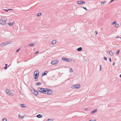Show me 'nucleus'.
<instances>
[{"mask_svg":"<svg viewBox=\"0 0 121 121\" xmlns=\"http://www.w3.org/2000/svg\"><path fill=\"white\" fill-rule=\"evenodd\" d=\"M32 91L33 93L35 95H37L39 94L38 92L35 90H32Z\"/></svg>","mask_w":121,"mask_h":121,"instance_id":"obj_7","label":"nucleus"},{"mask_svg":"<svg viewBox=\"0 0 121 121\" xmlns=\"http://www.w3.org/2000/svg\"><path fill=\"white\" fill-rule=\"evenodd\" d=\"M82 50V48L81 47L77 49V51H81Z\"/></svg>","mask_w":121,"mask_h":121,"instance_id":"obj_14","label":"nucleus"},{"mask_svg":"<svg viewBox=\"0 0 121 121\" xmlns=\"http://www.w3.org/2000/svg\"><path fill=\"white\" fill-rule=\"evenodd\" d=\"M56 40H53V41H52L51 42V43L52 44L54 45L56 43Z\"/></svg>","mask_w":121,"mask_h":121,"instance_id":"obj_11","label":"nucleus"},{"mask_svg":"<svg viewBox=\"0 0 121 121\" xmlns=\"http://www.w3.org/2000/svg\"><path fill=\"white\" fill-rule=\"evenodd\" d=\"M103 59L105 60H107V58L106 57H104L103 58Z\"/></svg>","mask_w":121,"mask_h":121,"instance_id":"obj_31","label":"nucleus"},{"mask_svg":"<svg viewBox=\"0 0 121 121\" xmlns=\"http://www.w3.org/2000/svg\"><path fill=\"white\" fill-rule=\"evenodd\" d=\"M41 82H37L36 83V85H41Z\"/></svg>","mask_w":121,"mask_h":121,"instance_id":"obj_22","label":"nucleus"},{"mask_svg":"<svg viewBox=\"0 0 121 121\" xmlns=\"http://www.w3.org/2000/svg\"><path fill=\"white\" fill-rule=\"evenodd\" d=\"M4 10L6 12H8V11L9 10V9H4Z\"/></svg>","mask_w":121,"mask_h":121,"instance_id":"obj_33","label":"nucleus"},{"mask_svg":"<svg viewBox=\"0 0 121 121\" xmlns=\"http://www.w3.org/2000/svg\"><path fill=\"white\" fill-rule=\"evenodd\" d=\"M59 60H55L52 61L51 62V64L52 65H53L58 63V62Z\"/></svg>","mask_w":121,"mask_h":121,"instance_id":"obj_8","label":"nucleus"},{"mask_svg":"<svg viewBox=\"0 0 121 121\" xmlns=\"http://www.w3.org/2000/svg\"><path fill=\"white\" fill-rule=\"evenodd\" d=\"M114 0H111L110 2V3H111Z\"/></svg>","mask_w":121,"mask_h":121,"instance_id":"obj_39","label":"nucleus"},{"mask_svg":"<svg viewBox=\"0 0 121 121\" xmlns=\"http://www.w3.org/2000/svg\"><path fill=\"white\" fill-rule=\"evenodd\" d=\"M7 21V19L6 17H2L0 21V24L4 25L5 24Z\"/></svg>","mask_w":121,"mask_h":121,"instance_id":"obj_1","label":"nucleus"},{"mask_svg":"<svg viewBox=\"0 0 121 121\" xmlns=\"http://www.w3.org/2000/svg\"><path fill=\"white\" fill-rule=\"evenodd\" d=\"M20 106L22 107H25V106L24 105V104H21L20 105Z\"/></svg>","mask_w":121,"mask_h":121,"instance_id":"obj_23","label":"nucleus"},{"mask_svg":"<svg viewBox=\"0 0 121 121\" xmlns=\"http://www.w3.org/2000/svg\"><path fill=\"white\" fill-rule=\"evenodd\" d=\"M38 81V80H37V79H36L35 81Z\"/></svg>","mask_w":121,"mask_h":121,"instance_id":"obj_48","label":"nucleus"},{"mask_svg":"<svg viewBox=\"0 0 121 121\" xmlns=\"http://www.w3.org/2000/svg\"><path fill=\"white\" fill-rule=\"evenodd\" d=\"M48 72V71H46L43 73L42 75V76H43L46 75Z\"/></svg>","mask_w":121,"mask_h":121,"instance_id":"obj_12","label":"nucleus"},{"mask_svg":"<svg viewBox=\"0 0 121 121\" xmlns=\"http://www.w3.org/2000/svg\"><path fill=\"white\" fill-rule=\"evenodd\" d=\"M21 118H22L21 117Z\"/></svg>","mask_w":121,"mask_h":121,"instance_id":"obj_52","label":"nucleus"},{"mask_svg":"<svg viewBox=\"0 0 121 121\" xmlns=\"http://www.w3.org/2000/svg\"><path fill=\"white\" fill-rule=\"evenodd\" d=\"M9 90L8 89H7L6 90V92L7 94H8V93H9Z\"/></svg>","mask_w":121,"mask_h":121,"instance_id":"obj_19","label":"nucleus"},{"mask_svg":"<svg viewBox=\"0 0 121 121\" xmlns=\"http://www.w3.org/2000/svg\"><path fill=\"white\" fill-rule=\"evenodd\" d=\"M109 59L110 61V62H111V59L110 58H109Z\"/></svg>","mask_w":121,"mask_h":121,"instance_id":"obj_36","label":"nucleus"},{"mask_svg":"<svg viewBox=\"0 0 121 121\" xmlns=\"http://www.w3.org/2000/svg\"><path fill=\"white\" fill-rule=\"evenodd\" d=\"M88 109L87 108H85V110L86 111H87Z\"/></svg>","mask_w":121,"mask_h":121,"instance_id":"obj_41","label":"nucleus"},{"mask_svg":"<svg viewBox=\"0 0 121 121\" xmlns=\"http://www.w3.org/2000/svg\"><path fill=\"white\" fill-rule=\"evenodd\" d=\"M115 64V63L114 62L112 64V65H114Z\"/></svg>","mask_w":121,"mask_h":121,"instance_id":"obj_43","label":"nucleus"},{"mask_svg":"<svg viewBox=\"0 0 121 121\" xmlns=\"http://www.w3.org/2000/svg\"><path fill=\"white\" fill-rule=\"evenodd\" d=\"M9 9V10H12L11 9Z\"/></svg>","mask_w":121,"mask_h":121,"instance_id":"obj_50","label":"nucleus"},{"mask_svg":"<svg viewBox=\"0 0 121 121\" xmlns=\"http://www.w3.org/2000/svg\"><path fill=\"white\" fill-rule=\"evenodd\" d=\"M7 67L5 66V67H4V68L5 69H7Z\"/></svg>","mask_w":121,"mask_h":121,"instance_id":"obj_34","label":"nucleus"},{"mask_svg":"<svg viewBox=\"0 0 121 121\" xmlns=\"http://www.w3.org/2000/svg\"><path fill=\"white\" fill-rule=\"evenodd\" d=\"M80 85L79 84H76L73 86L71 87V88L72 89L76 88L78 89L80 88Z\"/></svg>","mask_w":121,"mask_h":121,"instance_id":"obj_5","label":"nucleus"},{"mask_svg":"<svg viewBox=\"0 0 121 121\" xmlns=\"http://www.w3.org/2000/svg\"><path fill=\"white\" fill-rule=\"evenodd\" d=\"M84 9H85L86 10H87V9L86 7H85L84 6L82 7Z\"/></svg>","mask_w":121,"mask_h":121,"instance_id":"obj_32","label":"nucleus"},{"mask_svg":"<svg viewBox=\"0 0 121 121\" xmlns=\"http://www.w3.org/2000/svg\"><path fill=\"white\" fill-rule=\"evenodd\" d=\"M39 72L38 70H36L35 71L34 73V77L35 79H37L39 77Z\"/></svg>","mask_w":121,"mask_h":121,"instance_id":"obj_4","label":"nucleus"},{"mask_svg":"<svg viewBox=\"0 0 121 121\" xmlns=\"http://www.w3.org/2000/svg\"><path fill=\"white\" fill-rule=\"evenodd\" d=\"M116 21H115L114 22H113L112 23V24L114 25V24H115L116 23Z\"/></svg>","mask_w":121,"mask_h":121,"instance_id":"obj_28","label":"nucleus"},{"mask_svg":"<svg viewBox=\"0 0 121 121\" xmlns=\"http://www.w3.org/2000/svg\"><path fill=\"white\" fill-rule=\"evenodd\" d=\"M62 60H65V61H66L67 62H69L70 60H71V61H72V60H69V59H68L67 58H65V57H63L62 58Z\"/></svg>","mask_w":121,"mask_h":121,"instance_id":"obj_9","label":"nucleus"},{"mask_svg":"<svg viewBox=\"0 0 121 121\" xmlns=\"http://www.w3.org/2000/svg\"><path fill=\"white\" fill-rule=\"evenodd\" d=\"M37 90L40 92L44 94H46L47 88H42L40 87H39L38 88Z\"/></svg>","mask_w":121,"mask_h":121,"instance_id":"obj_2","label":"nucleus"},{"mask_svg":"<svg viewBox=\"0 0 121 121\" xmlns=\"http://www.w3.org/2000/svg\"><path fill=\"white\" fill-rule=\"evenodd\" d=\"M109 54L111 56H113V52L112 51H111L109 52Z\"/></svg>","mask_w":121,"mask_h":121,"instance_id":"obj_16","label":"nucleus"},{"mask_svg":"<svg viewBox=\"0 0 121 121\" xmlns=\"http://www.w3.org/2000/svg\"><path fill=\"white\" fill-rule=\"evenodd\" d=\"M119 77L120 78H121V74L120 75Z\"/></svg>","mask_w":121,"mask_h":121,"instance_id":"obj_46","label":"nucleus"},{"mask_svg":"<svg viewBox=\"0 0 121 121\" xmlns=\"http://www.w3.org/2000/svg\"><path fill=\"white\" fill-rule=\"evenodd\" d=\"M119 26V24L118 23H117L115 24V27H117L118 26Z\"/></svg>","mask_w":121,"mask_h":121,"instance_id":"obj_21","label":"nucleus"},{"mask_svg":"<svg viewBox=\"0 0 121 121\" xmlns=\"http://www.w3.org/2000/svg\"><path fill=\"white\" fill-rule=\"evenodd\" d=\"M105 3H106V1H104V2H101V3L102 4H104Z\"/></svg>","mask_w":121,"mask_h":121,"instance_id":"obj_25","label":"nucleus"},{"mask_svg":"<svg viewBox=\"0 0 121 121\" xmlns=\"http://www.w3.org/2000/svg\"><path fill=\"white\" fill-rule=\"evenodd\" d=\"M53 119L50 118V119H48L47 120V121H53Z\"/></svg>","mask_w":121,"mask_h":121,"instance_id":"obj_20","label":"nucleus"},{"mask_svg":"<svg viewBox=\"0 0 121 121\" xmlns=\"http://www.w3.org/2000/svg\"><path fill=\"white\" fill-rule=\"evenodd\" d=\"M19 117H20V116L19 115Z\"/></svg>","mask_w":121,"mask_h":121,"instance_id":"obj_51","label":"nucleus"},{"mask_svg":"<svg viewBox=\"0 0 121 121\" xmlns=\"http://www.w3.org/2000/svg\"><path fill=\"white\" fill-rule=\"evenodd\" d=\"M95 32H96V34H97L98 33V32L97 31H96Z\"/></svg>","mask_w":121,"mask_h":121,"instance_id":"obj_42","label":"nucleus"},{"mask_svg":"<svg viewBox=\"0 0 121 121\" xmlns=\"http://www.w3.org/2000/svg\"><path fill=\"white\" fill-rule=\"evenodd\" d=\"M85 2L83 1H80L77 2V4H85Z\"/></svg>","mask_w":121,"mask_h":121,"instance_id":"obj_10","label":"nucleus"},{"mask_svg":"<svg viewBox=\"0 0 121 121\" xmlns=\"http://www.w3.org/2000/svg\"><path fill=\"white\" fill-rule=\"evenodd\" d=\"M120 51V50H119L117 52H116L117 55H118L119 54Z\"/></svg>","mask_w":121,"mask_h":121,"instance_id":"obj_26","label":"nucleus"},{"mask_svg":"<svg viewBox=\"0 0 121 121\" xmlns=\"http://www.w3.org/2000/svg\"><path fill=\"white\" fill-rule=\"evenodd\" d=\"M101 65H100V70L101 71Z\"/></svg>","mask_w":121,"mask_h":121,"instance_id":"obj_35","label":"nucleus"},{"mask_svg":"<svg viewBox=\"0 0 121 121\" xmlns=\"http://www.w3.org/2000/svg\"><path fill=\"white\" fill-rule=\"evenodd\" d=\"M97 109H96L94 111H92L91 112V114H93L95 112H97Z\"/></svg>","mask_w":121,"mask_h":121,"instance_id":"obj_15","label":"nucleus"},{"mask_svg":"<svg viewBox=\"0 0 121 121\" xmlns=\"http://www.w3.org/2000/svg\"><path fill=\"white\" fill-rule=\"evenodd\" d=\"M3 121H7V119L5 118H4L3 120Z\"/></svg>","mask_w":121,"mask_h":121,"instance_id":"obj_30","label":"nucleus"},{"mask_svg":"<svg viewBox=\"0 0 121 121\" xmlns=\"http://www.w3.org/2000/svg\"><path fill=\"white\" fill-rule=\"evenodd\" d=\"M12 43V41L5 42L1 43L0 45V46L1 47H3L7 44Z\"/></svg>","mask_w":121,"mask_h":121,"instance_id":"obj_3","label":"nucleus"},{"mask_svg":"<svg viewBox=\"0 0 121 121\" xmlns=\"http://www.w3.org/2000/svg\"><path fill=\"white\" fill-rule=\"evenodd\" d=\"M8 64H5V66H7H7H8Z\"/></svg>","mask_w":121,"mask_h":121,"instance_id":"obj_44","label":"nucleus"},{"mask_svg":"<svg viewBox=\"0 0 121 121\" xmlns=\"http://www.w3.org/2000/svg\"><path fill=\"white\" fill-rule=\"evenodd\" d=\"M69 72L70 73H71L72 72V69H69Z\"/></svg>","mask_w":121,"mask_h":121,"instance_id":"obj_24","label":"nucleus"},{"mask_svg":"<svg viewBox=\"0 0 121 121\" xmlns=\"http://www.w3.org/2000/svg\"><path fill=\"white\" fill-rule=\"evenodd\" d=\"M14 23V22H9L8 24L10 26H12L13 25V23Z\"/></svg>","mask_w":121,"mask_h":121,"instance_id":"obj_18","label":"nucleus"},{"mask_svg":"<svg viewBox=\"0 0 121 121\" xmlns=\"http://www.w3.org/2000/svg\"><path fill=\"white\" fill-rule=\"evenodd\" d=\"M9 95H10L11 96H12L13 95V93H11Z\"/></svg>","mask_w":121,"mask_h":121,"instance_id":"obj_37","label":"nucleus"},{"mask_svg":"<svg viewBox=\"0 0 121 121\" xmlns=\"http://www.w3.org/2000/svg\"><path fill=\"white\" fill-rule=\"evenodd\" d=\"M39 52V51H37L36 52H35V53H34V54H37V53H38Z\"/></svg>","mask_w":121,"mask_h":121,"instance_id":"obj_38","label":"nucleus"},{"mask_svg":"<svg viewBox=\"0 0 121 121\" xmlns=\"http://www.w3.org/2000/svg\"><path fill=\"white\" fill-rule=\"evenodd\" d=\"M35 45V43H30L29 45L30 46H34V45Z\"/></svg>","mask_w":121,"mask_h":121,"instance_id":"obj_17","label":"nucleus"},{"mask_svg":"<svg viewBox=\"0 0 121 121\" xmlns=\"http://www.w3.org/2000/svg\"><path fill=\"white\" fill-rule=\"evenodd\" d=\"M92 121V120H90V121Z\"/></svg>","mask_w":121,"mask_h":121,"instance_id":"obj_49","label":"nucleus"},{"mask_svg":"<svg viewBox=\"0 0 121 121\" xmlns=\"http://www.w3.org/2000/svg\"><path fill=\"white\" fill-rule=\"evenodd\" d=\"M20 50V49H18V50H17L16 51V52H18Z\"/></svg>","mask_w":121,"mask_h":121,"instance_id":"obj_40","label":"nucleus"},{"mask_svg":"<svg viewBox=\"0 0 121 121\" xmlns=\"http://www.w3.org/2000/svg\"><path fill=\"white\" fill-rule=\"evenodd\" d=\"M93 121H96V120H92Z\"/></svg>","mask_w":121,"mask_h":121,"instance_id":"obj_47","label":"nucleus"},{"mask_svg":"<svg viewBox=\"0 0 121 121\" xmlns=\"http://www.w3.org/2000/svg\"><path fill=\"white\" fill-rule=\"evenodd\" d=\"M41 14V13H38L37 15V16L38 17L39 16H40V15Z\"/></svg>","mask_w":121,"mask_h":121,"instance_id":"obj_27","label":"nucleus"},{"mask_svg":"<svg viewBox=\"0 0 121 121\" xmlns=\"http://www.w3.org/2000/svg\"><path fill=\"white\" fill-rule=\"evenodd\" d=\"M42 117V115L41 114H38L37 115L36 117L39 118L41 117Z\"/></svg>","mask_w":121,"mask_h":121,"instance_id":"obj_13","label":"nucleus"},{"mask_svg":"<svg viewBox=\"0 0 121 121\" xmlns=\"http://www.w3.org/2000/svg\"><path fill=\"white\" fill-rule=\"evenodd\" d=\"M11 93H10V92H9V93H8V95H9Z\"/></svg>","mask_w":121,"mask_h":121,"instance_id":"obj_45","label":"nucleus"},{"mask_svg":"<svg viewBox=\"0 0 121 121\" xmlns=\"http://www.w3.org/2000/svg\"><path fill=\"white\" fill-rule=\"evenodd\" d=\"M116 38H120V39H121V37H120L118 35H117V36L116 37Z\"/></svg>","mask_w":121,"mask_h":121,"instance_id":"obj_29","label":"nucleus"},{"mask_svg":"<svg viewBox=\"0 0 121 121\" xmlns=\"http://www.w3.org/2000/svg\"><path fill=\"white\" fill-rule=\"evenodd\" d=\"M52 91L50 89L48 88H47V91H46V94H48L50 95L52 93Z\"/></svg>","mask_w":121,"mask_h":121,"instance_id":"obj_6","label":"nucleus"}]
</instances>
